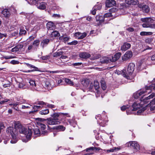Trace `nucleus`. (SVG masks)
<instances>
[{
  "mask_svg": "<svg viewBox=\"0 0 155 155\" xmlns=\"http://www.w3.org/2000/svg\"><path fill=\"white\" fill-rule=\"evenodd\" d=\"M43 60H46L50 58V56L48 55L42 56L40 58Z\"/></svg>",
  "mask_w": 155,
  "mask_h": 155,
  "instance_id": "49",
  "label": "nucleus"
},
{
  "mask_svg": "<svg viewBox=\"0 0 155 155\" xmlns=\"http://www.w3.org/2000/svg\"><path fill=\"white\" fill-rule=\"evenodd\" d=\"M120 150V148L118 147H113L112 149H111L110 150H107V152L108 153L109 152H113L115 151L118 150Z\"/></svg>",
  "mask_w": 155,
  "mask_h": 155,
  "instance_id": "43",
  "label": "nucleus"
},
{
  "mask_svg": "<svg viewBox=\"0 0 155 155\" xmlns=\"http://www.w3.org/2000/svg\"><path fill=\"white\" fill-rule=\"evenodd\" d=\"M118 9L116 8H113L110 9V11L111 12H117Z\"/></svg>",
  "mask_w": 155,
  "mask_h": 155,
  "instance_id": "55",
  "label": "nucleus"
},
{
  "mask_svg": "<svg viewBox=\"0 0 155 155\" xmlns=\"http://www.w3.org/2000/svg\"><path fill=\"white\" fill-rule=\"evenodd\" d=\"M26 33V31L23 29H20V32L19 34L20 35H25Z\"/></svg>",
  "mask_w": 155,
  "mask_h": 155,
  "instance_id": "50",
  "label": "nucleus"
},
{
  "mask_svg": "<svg viewBox=\"0 0 155 155\" xmlns=\"http://www.w3.org/2000/svg\"><path fill=\"white\" fill-rule=\"evenodd\" d=\"M102 4L100 3L98 5H95L93 8V10L91 12L92 14L93 15H95L96 14V12L97 10H100L102 8Z\"/></svg>",
  "mask_w": 155,
  "mask_h": 155,
  "instance_id": "15",
  "label": "nucleus"
},
{
  "mask_svg": "<svg viewBox=\"0 0 155 155\" xmlns=\"http://www.w3.org/2000/svg\"><path fill=\"white\" fill-rule=\"evenodd\" d=\"M87 35V33L85 32L81 33L79 32L76 33L74 35L75 36L77 37L78 39H83Z\"/></svg>",
  "mask_w": 155,
  "mask_h": 155,
  "instance_id": "14",
  "label": "nucleus"
},
{
  "mask_svg": "<svg viewBox=\"0 0 155 155\" xmlns=\"http://www.w3.org/2000/svg\"><path fill=\"white\" fill-rule=\"evenodd\" d=\"M10 63L13 64H19V62L17 61L12 60L10 61Z\"/></svg>",
  "mask_w": 155,
  "mask_h": 155,
  "instance_id": "52",
  "label": "nucleus"
},
{
  "mask_svg": "<svg viewBox=\"0 0 155 155\" xmlns=\"http://www.w3.org/2000/svg\"><path fill=\"white\" fill-rule=\"evenodd\" d=\"M81 83L83 86L86 87H88L89 84L88 82L87 81H82L81 82Z\"/></svg>",
  "mask_w": 155,
  "mask_h": 155,
  "instance_id": "45",
  "label": "nucleus"
},
{
  "mask_svg": "<svg viewBox=\"0 0 155 155\" xmlns=\"http://www.w3.org/2000/svg\"><path fill=\"white\" fill-rule=\"evenodd\" d=\"M47 123L49 125H54L59 124L60 122L58 121V119L49 118L47 119Z\"/></svg>",
  "mask_w": 155,
  "mask_h": 155,
  "instance_id": "10",
  "label": "nucleus"
},
{
  "mask_svg": "<svg viewBox=\"0 0 155 155\" xmlns=\"http://www.w3.org/2000/svg\"><path fill=\"white\" fill-rule=\"evenodd\" d=\"M25 64L28 67L30 68H33V69L32 70H28V71H26V72H30L32 71H38V68L35 66L31 65V64H29L28 63H25Z\"/></svg>",
  "mask_w": 155,
  "mask_h": 155,
  "instance_id": "20",
  "label": "nucleus"
},
{
  "mask_svg": "<svg viewBox=\"0 0 155 155\" xmlns=\"http://www.w3.org/2000/svg\"><path fill=\"white\" fill-rule=\"evenodd\" d=\"M18 131L20 134L24 135L26 138L25 139H22L23 142H26L31 139L32 134L31 129L29 128L27 129L18 122H16L14 123V128L9 127L6 129V132L9 134H10L12 137V139L10 141L11 143H15L17 141V135Z\"/></svg>",
  "mask_w": 155,
  "mask_h": 155,
  "instance_id": "1",
  "label": "nucleus"
},
{
  "mask_svg": "<svg viewBox=\"0 0 155 155\" xmlns=\"http://www.w3.org/2000/svg\"><path fill=\"white\" fill-rule=\"evenodd\" d=\"M29 83L33 87H35L36 85L35 81L31 80L29 81Z\"/></svg>",
  "mask_w": 155,
  "mask_h": 155,
  "instance_id": "48",
  "label": "nucleus"
},
{
  "mask_svg": "<svg viewBox=\"0 0 155 155\" xmlns=\"http://www.w3.org/2000/svg\"><path fill=\"white\" fill-rule=\"evenodd\" d=\"M23 47V45L21 44H18L16 46L12 49V51L14 52L21 50Z\"/></svg>",
  "mask_w": 155,
  "mask_h": 155,
  "instance_id": "21",
  "label": "nucleus"
},
{
  "mask_svg": "<svg viewBox=\"0 0 155 155\" xmlns=\"http://www.w3.org/2000/svg\"><path fill=\"white\" fill-rule=\"evenodd\" d=\"M133 56V53L131 51H127L122 57V59L124 61H126L131 58Z\"/></svg>",
  "mask_w": 155,
  "mask_h": 155,
  "instance_id": "9",
  "label": "nucleus"
},
{
  "mask_svg": "<svg viewBox=\"0 0 155 155\" xmlns=\"http://www.w3.org/2000/svg\"><path fill=\"white\" fill-rule=\"evenodd\" d=\"M18 87L20 88H23L24 85L22 83H19L18 84Z\"/></svg>",
  "mask_w": 155,
  "mask_h": 155,
  "instance_id": "61",
  "label": "nucleus"
},
{
  "mask_svg": "<svg viewBox=\"0 0 155 155\" xmlns=\"http://www.w3.org/2000/svg\"><path fill=\"white\" fill-rule=\"evenodd\" d=\"M121 54L120 52H118L116 53L114 57H112V59L111 60V61L112 62H114L117 60L121 56Z\"/></svg>",
  "mask_w": 155,
  "mask_h": 155,
  "instance_id": "24",
  "label": "nucleus"
},
{
  "mask_svg": "<svg viewBox=\"0 0 155 155\" xmlns=\"http://www.w3.org/2000/svg\"><path fill=\"white\" fill-rule=\"evenodd\" d=\"M100 149V148H97L94 147H91L89 148H87L86 149V151L87 152H88L89 151H91V150H96L98 151H99Z\"/></svg>",
  "mask_w": 155,
  "mask_h": 155,
  "instance_id": "33",
  "label": "nucleus"
},
{
  "mask_svg": "<svg viewBox=\"0 0 155 155\" xmlns=\"http://www.w3.org/2000/svg\"><path fill=\"white\" fill-rule=\"evenodd\" d=\"M145 100H141L140 101L134 102L132 107H155V100L153 99L149 104L147 105H144Z\"/></svg>",
  "mask_w": 155,
  "mask_h": 155,
  "instance_id": "5",
  "label": "nucleus"
},
{
  "mask_svg": "<svg viewBox=\"0 0 155 155\" xmlns=\"http://www.w3.org/2000/svg\"><path fill=\"white\" fill-rule=\"evenodd\" d=\"M62 113H54L53 114L51 115V116L53 117V118L57 119V118L60 115H63Z\"/></svg>",
  "mask_w": 155,
  "mask_h": 155,
  "instance_id": "39",
  "label": "nucleus"
},
{
  "mask_svg": "<svg viewBox=\"0 0 155 155\" xmlns=\"http://www.w3.org/2000/svg\"><path fill=\"white\" fill-rule=\"evenodd\" d=\"M142 9L146 13L149 12L150 11L148 7L146 5H143L142 6Z\"/></svg>",
  "mask_w": 155,
  "mask_h": 155,
  "instance_id": "36",
  "label": "nucleus"
},
{
  "mask_svg": "<svg viewBox=\"0 0 155 155\" xmlns=\"http://www.w3.org/2000/svg\"><path fill=\"white\" fill-rule=\"evenodd\" d=\"M91 56L90 54L86 52H82L80 53L79 57L82 58L87 59Z\"/></svg>",
  "mask_w": 155,
  "mask_h": 155,
  "instance_id": "18",
  "label": "nucleus"
},
{
  "mask_svg": "<svg viewBox=\"0 0 155 155\" xmlns=\"http://www.w3.org/2000/svg\"><path fill=\"white\" fill-rule=\"evenodd\" d=\"M95 118L97 120V123L101 126L102 127L105 126L108 121V117L106 115L101 116L100 114H98L96 116Z\"/></svg>",
  "mask_w": 155,
  "mask_h": 155,
  "instance_id": "3",
  "label": "nucleus"
},
{
  "mask_svg": "<svg viewBox=\"0 0 155 155\" xmlns=\"http://www.w3.org/2000/svg\"><path fill=\"white\" fill-rule=\"evenodd\" d=\"M51 35L52 37H59L60 34L58 31H54L52 32Z\"/></svg>",
  "mask_w": 155,
  "mask_h": 155,
  "instance_id": "29",
  "label": "nucleus"
},
{
  "mask_svg": "<svg viewBox=\"0 0 155 155\" xmlns=\"http://www.w3.org/2000/svg\"><path fill=\"white\" fill-rule=\"evenodd\" d=\"M18 31H15L12 33V36H15L18 35Z\"/></svg>",
  "mask_w": 155,
  "mask_h": 155,
  "instance_id": "64",
  "label": "nucleus"
},
{
  "mask_svg": "<svg viewBox=\"0 0 155 155\" xmlns=\"http://www.w3.org/2000/svg\"><path fill=\"white\" fill-rule=\"evenodd\" d=\"M126 30L129 32H133L134 31V29L133 28L129 27L127 28Z\"/></svg>",
  "mask_w": 155,
  "mask_h": 155,
  "instance_id": "59",
  "label": "nucleus"
},
{
  "mask_svg": "<svg viewBox=\"0 0 155 155\" xmlns=\"http://www.w3.org/2000/svg\"><path fill=\"white\" fill-rule=\"evenodd\" d=\"M147 93V91L145 89V91H142L140 92H137L134 94V96L135 99H137L139 97L141 96L143 94Z\"/></svg>",
  "mask_w": 155,
  "mask_h": 155,
  "instance_id": "16",
  "label": "nucleus"
},
{
  "mask_svg": "<svg viewBox=\"0 0 155 155\" xmlns=\"http://www.w3.org/2000/svg\"><path fill=\"white\" fill-rule=\"evenodd\" d=\"M148 110L150 109V111L152 113L155 112V107H147Z\"/></svg>",
  "mask_w": 155,
  "mask_h": 155,
  "instance_id": "57",
  "label": "nucleus"
},
{
  "mask_svg": "<svg viewBox=\"0 0 155 155\" xmlns=\"http://www.w3.org/2000/svg\"><path fill=\"white\" fill-rule=\"evenodd\" d=\"M63 52L62 51L56 52L53 54V56L54 57L59 56L63 54Z\"/></svg>",
  "mask_w": 155,
  "mask_h": 155,
  "instance_id": "42",
  "label": "nucleus"
},
{
  "mask_svg": "<svg viewBox=\"0 0 155 155\" xmlns=\"http://www.w3.org/2000/svg\"><path fill=\"white\" fill-rule=\"evenodd\" d=\"M128 146L130 147L137 150H139L140 149L139 144L136 141H130L127 143Z\"/></svg>",
  "mask_w": 155,
  "mask_h": 155,
  "instance_id": "8",
  "label": "nucleus"
},
{
  "mask_svg": "<svg viewBox=\"0 0 155 155\" xmlns=\"http://www.w3.org/2000/svg\"><path fill=\"white\" fill-rule=\"evenodd\" d=\"M62 114L63 115L66 116L65 121L68 125L69 124L73 127H76L77 125V122L74 117L69 118L70 116L68 113H63Z\"/></svg>",
  "mask_w": 155,
  "mask_h": 155,
  "instance_id": "4",
  "label": "nucleus"
},
{
  "mask_svg": "<svg viewBox=\"0 0 155 155\" xmlns=\"http://www.w3.org/2000/svg\"><path fill=\"white\" fill-rule=\"evenodd\" d=\"M65 81L67 84L71 86H73L74 85L73 82L70 79L65 78Z\"/></svg>",
  "mask_w": 155,
  "mask_h": 155,
  "instance_id": "38",
  "label": "nucleus"
},
{
  "mask_svg": "<svg viewBox=\"0 0 155 155\" xmlns=\"http://www.w3.org/2000/svg\"><path fill=\"white\" fill-rule=\"evenodd\" d=\"M148 59L147 57L144 59H142L141 61L139 62V68L142 69L144 68L145 65Z\"/></svg>",
  "mask_w": 155,
  "mask_h": 155,
  "instance_id": "13",
  "label": "nucleus"
},
{
  "mask_svg": "<svg viewBox=\"0 0 155 155\" xmlns=\"http://www.w3.org/2000/svg\"><path fill=\"white\" fill-rule=\"evenodd\" d=\"M34 134L37 135V136H39L40 135V132L38 128H35L33 130Z\"/></svg>",
  "mask_w": 155,
  "mask_h": 155,
  "instance_id": "41",
  "label": "nucleus"
},
{
  "mask_svg": "<svg viewBox=\"0 0 155 155\" xmlns=\"http://www.w3.org/2000/svg\"><path fill=\"white\" fill-rule=\"evenodd\" d=\"M138 0H125L126 3L129 5H136L138 3Z\"/></svg>",
  "mask_w": 155,
  "mask_h": 155,
  "instance_id": "22",
  "label": "nucleus"
},
{
  "mask_svg": "<svg viewBox=\"0 0 155 155\" xmlns=\"http://www.w3.org/2000/svg\"><path fill=\"white\" fill-rule=\"evenodd\" d=\"M101 87L103 90H106L107 87L105 81L103 80H101Z\"/></svg>",
  "mask_w": 155,
  "mask_h": 155,
  "instance_id": "34",
  "label": "nucleus"
},
{
  "mask_svg": "<svg viewBox=\"0 0 155 155\" xmlns=\"http://www.w3.org/2000/svg\"><path fill=\"white\" fill-rule=\"evenodd\" d=\"M45 87L48 90L51 89L52 88L51 84L49 81H47L45 82Z\"/></svg>",
  "mask_w": 155,
  "mask_h": 155,
  "instance_id": "30",
  "label": "nucleus"
},
{
  "mask_svg": "<svg viewBox=\"0 0 155 155\" xmlns=\"http://www.w3.org/2000/svg\"><path fill=\"white\" fill-rule=\"evenodd\" d=\"M46 4L44 2H41L38 5V8L41 10H44L46 8Z\"/></svg>",
  "mask_w": 155,
  "mask_h": 155,
  "instance_id": "26",
  "label": "nucleus"
},
{
  "mask_svg": "<svg viewBox=\"0 0 155 155\" xmlns=\"http://www.w3.org/2000/svg\"><path fill=\"white\" fill-rule=\"evenodd\" d=\"M111 16V14L110 13H107L105 14L104 15V17H108Z\"/></svg>",
  "mask_w": 155,
  "mask_h": 155,
  "instance_id": "58",
  "label": "nucleus"
},
{
  "mask_svg": "<svg viewBox=\"0 0 155 155\" xmlns=\"http://www.w3.org/2000/svg\"><path fill=\"white\" fill-rule=\"evenodd\" d=\"M145 88L146 90L147 91L148 94H149L151 93L152 89H153V90H155V84H152L149 87L146 86Z\"/></svg>",
  "mask_w": 155,
  "mask_h": 155,
  "instance_id": "19",
  "label": "nucleus"
},
{
  "mask_svg": "<svg viewBox=\"0 0 155 155\" xmlns=\"http://www.w3.org/2000/svg\"><path fill=\"white\" fill-rule=\"evenodd\" d=\"M94 87L96 91V92L98 93V89L99 88V83L97 80H95L94 82Z\"/></svg>",
  "mask_w": 155,
  "mask_h": 155,
  "instance_id": "27",
  "label": "nucleus"
},
{
  "mask_svg": "<svg viewBox=\"0 0 155 155\" xmlns=\"http://www.w3.org/2000/svg\"><path fill=\"white\" fill-rule=\"evenodd\" d=\"M82 64V63L81 62H78L74 63L72 64V65L74 66H79L81 65Z\"/></svg>",
  "mask_w": 155,
  "mask_h": 155,
  "instance_id": "60",
  "label": "nucleus"
},
{
  "mask_svg": "<svg viewBox=\"0 0 155 155\" xmlns=\"http://www.w3.org/2000/svg\"><path fill=\"white\" fill-rule=\"evenodd\" d=\"M50 40L48 39H45L42 41L41 43V45L43 48L46 46L49 43Z\"/></svg>",
  "mask_w": 155,
  "mask_h": 155,
  "instance_id": "23",
  "label": "nucleus"
},
{
  "mask_svg": "<svg viewBox=\"0 0 155 155\" xmlns=\"http://www.w3.org/2000/svg\"><path fill=\"white\" fill-rule=\"evenodd\" d=\"M3 58L5 59H9L15 58H16V57L12 56H4Z\"/></svg>",
  "mask_w": 155,
  "mask_h": 155,
  "instance_id": "51",
  "label": "nucleus"
},
{
  "mask_svg": "<svg viewBox=\"0 0 155 155\" xmlns=\"http://www.w3.org/2000/svg\"><path fill=\"white\" fill-rule=\"evenodd\" d=\"M88 88L89 89V90L91 91H92V89L93 88V85L92 83H90L89 85V86Z\"/></svg>",
  "mask_w": 155,
  "mask_h": 155,
  "instance_id": "54",
  "label": "nucleus"
},
{
  "mask_svg": "<svg viewBox=\"0 0 155 155\" xmlns=\"http://www.w3.org/2000/svg\"><path fill=\"white\" fill-rule=\"evenodd\" d=\"M135 68V65L133 63H130L128 65L127 70L124 69L122 72L123 74V76L125 77L128 79H130L132 78V76H130Z\"/></svg>",
  "mask_w": 155,
  "mask_h": 155,
  "instance_id": "2",
  "label": "nucleus"
},
{
  "mask_svg": "<svg viewBox=\"0 0 155 155\" xmlns=\"http://www.w3.org/2000/svg\"><path fill=\"white\" fill-rule=\"evenodd\" d=\"M2 13L5 17L8 18L10 16V13L8 9H5L2 11Z\"/></svg>",
  "mask_w": 155,
  "mask_h": 155,
  "instance_id": "25",
  "label": "nucleus"
},
{
  "mask_svg": "<svg viewBox=\"0 0 155 155\" xmlns=\"http://www.w3.org/2000/svg\"><path fill=\"white\" fill-rule=\"evenodd\" d=\"M69 38L68 37H64L63 36L60 37L59 38L60 40L63 41L64 42L68 41L69 40Z\"/></svg>",
  "mask_w": 155,
  "mask_h": 155,
  "instance_id": "40",
  "label": "nucleus"
},
{
  "mask_svg": "<svg viewBox=\"0 0 155 155\" xmlns=\"http://www.w3.org/2000/svg\"><path fill=\"white\" fill-rule=\"evenodd\" d=\"M105 3L106 6L109 8L115 6L116 2L114 0H106Z\"/></svg>",
  "mask_w": 155,
  "mask_h": 155,
  "instance_id": "12",
  "label": "nucleus"
},
{
  "mask_svg": "<svg viewBox=\"0 0 155 155\" xmlns=\"http://www.w3.org/2000/svg\"><path fill=\"white\" fill-rule=\"evenodd\" d=\"M40 41L39 40H36L33 43V45H34L37 47H38L39 45Z\"/></svg>",
  "mask_w": 155,
  "mask_h": 155,
  "instance_id": "46",
  "label": "nucleus"
},
{
  "mask_svg": "<svg viewBox=\"0 0 155 155\" xmlns=\"http://www.w3.org/2000/svg\"><path fill=\"white\" fill-rule=\"evenodd\" d=\"M46 28L48 30H53L55 28L56 26L51 21H49L46 24Z\"/></svg>",
  "mask_w": 155,
  "mask_h": 155,
  "instance_id": "11",
  "label": "nucleus"
},
{
  "mask_svg": "<svg viewBox=\"0 0 155 155\" xmlns=\"http://www.w3.org/2000/svg\"><path fill=\"white\" fill-rule=\"evenodd\" d=\"M148 19L147 18H143L141 19V21L144 22H145V23H147V21H148Z\"/></svg>",
  "mask_w": 155,
  "mask_h": 155,
  "instance_id": "63",
  "label": "nucleus"
},
{
  "mask_svg": "<svg viewBox=\"0 0 155 155\" xmlns=\"http://www.w3.org/2000/svg\"><path fill=\"white\" fill-rule=\"evenodd\" d=\"M130 47L131 45L130 43L125 42L121 46V50L122 51H125L130 48Z\"/></svg>",
  "mask_w": 155,
  "mask_h": 155,
  "instance_id": "17",
  "label": "nucleus"
},
{
  "mask_svg": "<svg viewBox=\"0 0 155 155\" xmlns=\"http://www.w3.org/2000/svg\"><path fill=\"white\" fill-rule=\"evenodd\" d=\"M126 8L125 4L124 3H122L120 4V9H124Z\"/></svg>",
  "mask_w": 155,
  "mask_h": 155,
  "instance_id": "56",
  "label": "nucleus"
},
{
  "mask_svg": "<svg viewBox=\"0 0 155 155\" xmlns=\"http://www.w3.org/2000/svg\"><path fill=\"white\" fill-rule=\"evenodd\" d=\"M155 97V93H152L148 97L145 98L146 100H148L153 98Z\"/></svg>",
  "mask_w": 155,
  "mask_h": 155,
  "instance_id": "44",
  "label": "nucleus"
},
{
  "mask_svg": "<svg viewBox=\"0 0 155 155\" xmlns=\"http://www.w3.org/2000/svg\"><path fill=\"white\" fill-rule=\"evenodd\" d=\"M130 109L131 111L130 112H129V109L127 110V114L133 113L135 114L140 115L147 108L146 107H132V108H130Z\"/></svg>",
  "mask_w": 155,
  "mask_h": 155,
  "instance_id": "6",
  "label": "nucleus"
},
{
  "mask_svg": "<svg viewBox=\"0 0 155 155\" xmlns=\"http://www.w3.org/2000/svg\"><path fill=\"white\" fill-rule=\"evenodd\" d=\"M49 113V110L48 109H43L39 112L40 114L41 115H45Z\"/></svg>",
  "mask_w": 155,
  "mask_h": 155,
  "instance_id": "35",
  "label": "nucleus"
},
{
  "mask_svg": "<svg viewBox=\"0 0 155 155\" xmlns=\"http://www.w3.org/2000/svg\"><path fill=\"white\" fill-rule=\"evenodd\" d=\"M96 20L97 21H99L100 23L103 22L104 21V18L102 16L97 15L96 17Z\"/></svg>",
  "mask_w": 155,
  "mask_h": 155,
  "instance_id": "28",
  "label": "nucleus"
},
{
  "mask_svg": "<svg viewBox=\"0 0 155 155\" xmlns=\"http://www.w3.org/2000/svg\"><path fill=\"white\" fill-rule=\"evenodd\" d=\"M152 24L145 23L143 24L142 26L144 28H152Z\"/></svg>",
  "mask_w": 155,
  "mask_h": 155,
  "instance_id": "37",
  "label": "nucleus"
},
{
  "mask_svg": "<svg viewBox=\"0 0 155 155\" xmlns=\"http://www.w3.org/2000/svg\"><path fill=\"white\" fill-rule=\"evenodd\" d=\"M36 124L38 127L40 128L42 130H44L46 127V126L42 123L43 121L45 120L44 119L38 118H36Z\"/></svg>",
  "mask_w": 155,
  "mask_h": 155,
  "instance_id": "7",
  "label": "nucleus"
},
{
  "mask_svg": "<svg viewBox=\"0 0 155 155\" xmlns=\"http://www.w3.org/2000/svg\"><path fill=\"white\" fill-rule=\"evenodd\" d=\"M10 82H8V83L7 84H4L3 85V86L4 87H7L10 86Z\"/></svg>",
  "mask_w": 155,
  "mask_h": 155,
  "instance_id": "62",
  "label": "nucleus"
},
{
  "mask_svg": "<svg viewBox=\"0 0 155 155\" xmlns=\"http://www.w3.org/2000/svg\"><path fill=\"white\" fill-rule=\"evenodd\" d=\"M56 129L58 131H63L65 130V127L62 125H59L56 126Z\"/></svg>",
  "mask_w": 155,
  "mask_h": 155,
  "instance_id": "32",
  "label": "nucleus"
},
{
  "mask_svg": "<svg viewBox=\"0 0 155 155\" xmlns=\"http://www.w3.org/2000/svg\"><path fill=\"white\" fill-rule=\"evenodd\" d=\"M37 104L41 105L46 106L47 107H53V105L48 104L43 101L38 102Z\"/></svg>",
  "mask_w": 155,
  "mask_h": 155,
  "instance_id": "31",
  "label": "nucleus"
},
{
  "mask_svg": "<svg viewBox=\"0 0 155 155\" xmlns=\"http://www.w3.org/2000/svg\"><path fill=\"white\" fill-rule=\"evenodd\" d=\"M149 33H151L150 32H147L145 31H142L140 33V35L141 36L147 35H148Z\"/></svg>",
  "mask_w": 155,
  "mask_h": 155,
  "instance_id": "53",
  "label": "nucleus"
},
{
  "mask_svg": "<svg viewBox=\"0 0 155 155\" xmlns=\"http://www.w3.org/2000/svg\"><path fill=\"white\" fill-rule=\"evenodd\" d=\"M130 108H132V107H120V109L122 111H124L126 110V112L127 111V110L129 109V112H130L131 111Z\"/></svg>",
  "mask_w": 155,
  "mask_h": 155,
  "instance_id": "47",
  "label": "nucleus"
}]
</instances>
